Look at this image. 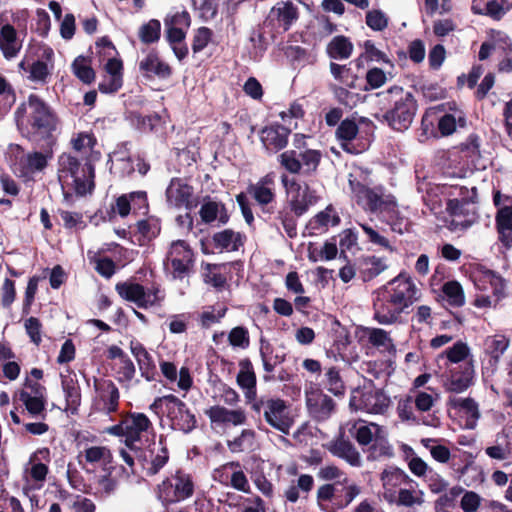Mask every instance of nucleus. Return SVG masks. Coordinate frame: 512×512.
Wrapping results in <instances>:
<instances>
[{
  "label": "nucleus",
  "mask_w": 512,
  "mask_h": 512,
  "mask_svg": "<svg viewBox=\"0 0 512 512\" xmlns=\"http://www.w3.org/2000/svg\"><path fill=\"white\" fill-rule=\"evenodd\" d=\"M418 292L414 280L401 272L374 292V319L381 325L403 323V314L419 299Z\"/></svg>",
  "instance_id": "obj_1"
},
{
  "label": "nucleus",
  "mask_w": 512,
  "mask_h": 512,
  "mask_svg": "<svg viewBox=\"0 0 512 512\" xmlns=\"http://www.w3.org/2000/svg\"><path fill=\"white\" fill-rule=\"evenodd\" d=\"M20 134L30 142L44 148L53 143L57 115L48 103L37 94H30L14 112Z\"/></svg>",
  "instance_id": "obj_2"
},
{
  "label": "nucleus",
  "mask_w": 512,
  "mask_h": 512,
  "mask_svg": "<svg viewBox=\"0 0 512 512\" xmlns=\"http://www.w3.org/2000/svg\"><path fill=\"white\" fill-rule=\"evenodd\" d=\"M379 111L373 116L381 124L396 132H404L411 126L417 110L415 95L402 86L394 85L378 92Z\"/></svg>",
  "instance_id": "obj_3"
},
{
  "label": "nucleus",
  "mask_w": 512,
  "mask_h": 512,
  "mask_svg": "<svg viewBox=\"0 0 512 512\" xmlns=\"http://www.w3.org/2000/svg\"><path fill=\"white\" fill-rule=\"evenodd\" d=\"M94 178L95 166L88 159L82 163L69 153H62L59 156L58 179L62 187H70L78 196H84L93 191Z\"/></svg>",
  "instance_id": "obj_4"
},
{
  "label": "nucleus",
  "mask_w": 512,
  "mask_h": 512,
  "mask_svg": "<svg viewBox=\"0 0 512 512\" xmlns=\"http://www.w3.org/2000/svg\"><path fill=\"white\" fill-rule=\"evenodd\" d=\"M153 430V424L146 414L140 412H127L121 416L118 424L107 428V433L117 437H124L125 446L134 451L139 460L144 451L136 446L142 434Z\"/></svg>",
  "instance_id": "obj_5"
},
{
  "label": "nucleus",
  "mask_w": 512,
  "mask_h": 512,
  "mask_svg": "<svg viewBox=\"0 0 512 512\" xmlns=\"http://www.w3.org/2000/svg\"><path fill=\"white\" fill-rule=\"evenodd\" d=\"M348 479L343 482L334 481L321 485L316 493L319 507L326 512H338L346 508L360 493L356 484L346 485Z\"/></svg>",
  "instance_id": "obj_6"
},
{
  "label": "nucleus",
  "mask_w": 512,
  "mask_h": 512,
  "mask_svg": "<svg viewBox=\"0 0 512 512\" xmlns=\"http://www.w3.org/2000/svg\"><path fill=\"white\" fill-rule=\"evenodd\" d=\"M195 484L190 474L177 470L174 474L166 477L155 488L157 499L163 507L185 501L193 496Z\"/></svg>",
  "instance_id": "obj_7"
},
{
  "label": "nucleus",
  "mask_w": 512,
  "mask_h": 512,
  "mask_svg": "<svg viewBox=\"0 0 512 512\" xmlns=\"http://www.w3.org/2000/svg\"><path fill=\"white\" fill-rule=\"evenodd\" d=\"M322 158V152L317 149L285 150L277 161L290 174L311 177L317 174Z\"/></svg>",
  "instance_id": "obj_8"
},
{
  "label": "nucleus",
  "mask_w": 512,
  "mask_h": 512,
  "mask_svg": "<svg viewBox=\"0 0 512 512\" xmlns=\"http://www.w3.org/2000/svg\"><path fill=\"white\" fill-rule=\"evenodd\" d=\"M450 363H460V371L450 368V391L462 392L472 384L474 375L472 354L467 343L458 341L450 347Z\"/></svg>",
  "instance_id": "obj_9"
},
{
  "label": "nucleus",
  "mask_w": 512,
  "mask_h": 512,
  "mask_svg": "<svg viewBox=\"0 0 512 512\" xmlns=\"http://www.w3.org/2000/svg\"><path fill=\"white\" fill-rule=\"evenodd\" d=\"M389 404L390 398L382 389L375 388L372 380L368 385L354 389L349 400L351 408L370 414H383Z\"/></svg>",
  "instance_id": "obj_10"
},
{
  "label": "nucleus",
  "mask_w": 512,
  "mask_h": 512,
  "mask_svg": "<svg viewBox=\"0 0 512 512\" xmlns=\"http://www.w3.org/2000/svg\"><path fill=\"white\" fill-rule=\"evenodd\" d=\"M167 262L172 267V277L183 280L194 272L195 254L185 240L173 241L166 256Z\"/></svg>",
  "instance_id": "obj_11"
},
{
  "label": "nucleus",
  "mask_w": 512,
  "mask_h": 512,
  "mask_svg": "<svg viewBox=\"0 0 512 512\" xmlns=\"http://www.w3.org/2000/svg\"><path fill=\"white\" fill-rule=\"evenodd\" d=\"M261 411L267 424L283 434H289L293 419L289 413L287 402L281 398L260 397Z\"/></svg>",
  "instance_id": "obj_12"
},
{
  "label": "nucleus",
  "mask_w": 512,
  "mask_h": 512,
  "mask_svg": "<svg viewBox=\"0 0 512 512\" xmlns=\"http://www.w3.org/2000/svg\"><path fill=\"white\" fill-rule=\"evenodd\" d=\"M422 133L439 139L448 136V104L441 103L426 109L421 120Z\"/></svg>",
  "instance_id": "obj_13"
},
{
  "label": "nucleus",
  "mask_w": 512,
  "mask_h": 512,
  "mask_svg": "<svg viewBox=\"0 0 512 512\" xmlns=\"http://www.w3.org/2000/svg\"><path fill=\"white\" fill-rule=\"evenodd\" d=\"M493 203L497 208L495 225L499 240L509 245L512 240V196L495 191Z\"/></svg>",
  "instance_id": "obj_14"
},
{
  "label": "nucleus",
  "mask_w": 512,
  "mask_h": 512,
  "mask_svg": "<svg viewBox=\"0 0 512 512\" xmlns=\"http://www.w3.org/2000/svg\"><path fill=\"white\" fill-rule=\"evenodd\" d=\"M168 400L171 404H167L166 416L171 422L172 429L179 430L185 434L192 432L197 426L195 414L177 396L168 398Z\"/></svg>",
  "instance_id": "obj_15"
},
{
  "label": "nucleus",
  "mask_w": 512,
  "mask_h": 512,
  "mask_svg": "<svg viewBox=\"0 0 512 512\" xmlns=\"http://www.w3.org/2000/svg\"><path fill=\"white\" fill-rule=\"evenodd\" d=\"M475 285L479 290H491L495 299L489 295H479L474 301V305L478 308H488L496 303L504 292L503 279L493 271H483L476 279Z\"/></svg>",
  "instance_id": "obj_16"
},
{
  "label": "nucleus",
  "mask_w": 512,
  "mask_h": 512,
  "mask_svg": "<svg viewBox=\"0 0 512 512\" xmlns=\"http://www.w3.org/2000/svg\"><path fill=\"white\" fill-rule=\"evenodd\" d=\"M291 129L278 122L264 126L259 131L260 141L268 153H278L285 149L289 142Z\"/></svg>",
  "instance_id": "obj_17"
},
{
  "label": "nucleus",
  "mask_w": 512,
  "mask_h": 512,
  "mask_svg": "<svg viewBox=\"0 0 512 512\" xmlns=\"http://www.w3.org/2000/svg\"><path fill=\"white\" fill-rule=\"evenodd\" d=\"M306 406L316 421L328 420L336 408L335 401L320 388L306 391Z\"/></svg>",
  "instance_id": "obj_18"
},
{
  "label": "nucleus",
  "mask_w": 512,
  "mask_h": 512,
  "mask_svg": "<svg viewBox=\"0 0 512 512\" xmlns=\"http://www.w3.org/2000/svg\"><path fill=\"white\" fill-rule=\"evenodd\" d=\"M93 387L106 414L116 413L119 409L120 392L110 379L93 378Z\"/></svg>",
  "instance_id": "obj_19"
},
{
  "label": "nucleus",
  "mask_w": 512,
  "mask_h": 512,
  "mask_svg": "<svg viewBox=\"0 0 512 512\" xmlns=\"http://www.w3.org/2000/svg\"><path fill=\"white\" fill-rule=\"evenodd\" d=\"M193 194V187L178 177L172 178L166 189L168 203L177 208L185 207L187 210L193 209L196 205Z\"/></svg>",
  "instance_id": "obj_20"
},
{
  "label": "nucleus",
  "mask_w": 512,
  "mask_h": 512,
  "mask_svg": "<svg viewBox=\"0 0 512 512\" xmlns=\"http://www.w3.org/2000/svg\"><path fill=\"white\" fill-rule=\"evenodd\" d=\"M274 185V174L268 173L261 177L257 183L250 184L247 188L248 193L261 206L264 213H272L268 205L274 202L276 198Z\"/></svg>",
  "instance_id": "obj_21"
},
{
  "label": "nucleus",
  "mask_w": 512,
  "mask_h": 512,
  "mask_svg": "<svg viewBox=\"0 0 512 512\" xmlns=\"http://www.w3.org/2000/svg\"><path fill=\"white\" fill-rule=\"evenodd\" d=\"M210 423L216 426H240L247 421L246 412L242 408L228 409L221 405H213L205 410Z\"/></svg>",
  "instance_id": "obj_22"
},
{
  "label": "nucleus",
  "mask_w": 512,
  "mask_h": 512,
  "mask_svg": "<svg viewBox=\"0 0 512 512\" xmlns=\"http://www.w3.org/2000/svg\"><path fill=\"white\" fill-rule=\"evenodd\" d=\"M450 409L455 411L456 420L458 421L460 427L466 429H473L476 427L480 413L478 405L474 400L470 398H450Z\"/></svg>",
  "instance_id": "obj_23"
},
{
  "label": "nucleus",
  "mask_w": 512,
  "mask_h": 512,
  "mask_svg": "<svg viewBox=\"0 0 512 512\" xmlns=\"http://www.w3.org/2000/svg\"><path fill=\"white\" fill-rule=\"evenodd\" d=\"M383 220L390 226L393 232L403 234L411 226L409 218L402 215L393 196H387L385 203L378 210Z\"/></svg>",
  "instance_id": "obj_24"
},
{
  "label": "nucleus",
  "mask_w": 512,
  "mask_h": 512,
  "mask_svg": "<svg viewBox=\"0 0 512 512\" xmlns=\"http://www.w3.org/2000/svg\"><path fill=\"white\" fill-rule=\"evenodd\" d=\"M139 70L146 79H167L172 75L170 65L162 61L158 52L154 49L149 51L145 58L139 62Z\"/></svg>",
  "instance_id": "obj_25"
},
{
  "label": "nucleus",
  "mask_w": 512,
  "mask_h": 512,
  "mask_svg": "<svg viewBox=\"0 0 512 512\" xmlns=\"http://www.w3.org/2000/svg\"><path fill=\"white\" fill-rule=\"evenodd\" d=\"M327 450L335 457L346 461L352 467L362 465L361 456L354 444L341 433L327 444Z\"/></svg>",
  "instance_id": "obj_26"
},
{
  "label": "nucleus",
  "mask_w": 512,
  "mask_h": 512,
  "mask_svg": "<svg viewBox=\"0 0 512 512\" xmlns=\"http://www.w3.org/2000/svg\"><path fill=\"white\" fill-rule=\"evenodd\" d=\"M130 350L137 361L141 376L148 382L156 381L159 374L153 357L145 346L137 340H132Z\"/></svg>",
  "instance_id": "obj_27"
},
{
  "label": "nucleus",
  "mask_w": 512,
  "mask_h": 512,
  "mask_svg": "<svg viewBox=\"0 0 512 512\" xmlns=\"http://www.w3.org/2000/svg\"><path fill=\"white\" fill-rule=\"evenodd\" d=\"M356 269L363 282H369L388 268L387 260L375 255H363L356 262Z\"/></svg>",
  "instance_id": "obj_28"
},
{
  "label": "nucleus",
  "mask_w": 512,
  "mask_h": 512,
  "mask_svg": "<svg viewBox=\"0 0 512 512\" xmlns=\"http://www.w3.org/2000/svg\"><path fill=\"white\" fill-rule=\"evenodd\" d=\"M321 197L317 190L304 183L303 190L299 193L291 195L288 200V208H290L297 216H303L309 209L320 201Z\"/></svg>",
  "instance_id": "obj_29"
},
{
  "label": "nucleus",
  "mask_w": 512,
  "mask_h": 512,
  "mask_svg": "<svg viewBox=\"0 0 512 512\" xmlns=\"http://www.w3.org/2000/svg\"><path fill=\"white\" fill-rule=\"evenodd\" d=\"M341 219L330 204L324 210L318 212L307 223L306 229L310 236L324 233L329 226L339 225Z\"/></svg>",
  "instance_id": "obj_30"
},
{
  "label": "nucleus",
  "mask_w": 512,
  "mask_h": 512,
  "mask_svg": "<svg viewBox=\"0 0 512 512\" xmlns=\"http://www.w3.org/2000/svg\"><path fill=\"white\" fill-rule=\"evenodd\" d=\"M61 386L65 396L66 408L72 415L78 414L81 405V388L76 378L61 375Z\"/></svg>",
  "instance_id": "obj_31"
},
{
  "label": "nucleus",
  "mask_w": 512,
  "mask_h": 512,
  "mask_svg": "<svg viewBox=\"0 0 512 512\" xmlns=\"http://www.w3.org/2000/svg\"><path fill=\"white\" fill-rule=\"evenodd\" d=\"M349 185L357 198L358 204L362 201H365L368 209L371 212H378L383 203H385V198H382L381 195L360 181L349 180Z\"/></svg>",
  "instance_id": "obj_32"
},
{
  "label": "nucleus",
  "mask_w": 512,
  "mask_h": 512,
  "mask_svg": "<svg viewBox=\"0 0 512 512\" xmlns=\"http://www.w3.org/2000/svg\"><path fill=\"white\" fill-rule=\"evenodd\" d=\"M245 236L232 229H224L216 232L212 236V243L216 249L229 252L238 251L244 245Z\"/></svg>",
  "instance_id": "obj_33"
},
{
  "label": "nucleus",
  "mask_w": 512,
  "mask_h": 512,
  "mask_svg": "<svg viewBox=\"0 0 512 512\" xmlns=\"http://www.w3.org/2000/svg\"><path fill=\"white\" fill-rule=\"evenodd\" d=\"M270 16L277 20L279 26L287 31L293 22L298 19L299 12L291 1H280L272 7Z\"/></svg>",
  "instance_id": "obj_34"
},
{
  "label": "nucleus",
  "mask_w": 512,
  "mask_h": 512,
  "mask_svg": "<svg viewBox=\"0 0 512 512\" xmlns=\"http://www.w3.org/2000/svg\"><path fill=\"white\" fill-rule=\"evenodd\" d=\"M375 439L367 448V459L375 461L380 458H390L394 455L392 445L389 443L387 432L384 428H377Z\"/></svg>",
  "instance_id": "obj_35"
},
{
  "label": "nucleus",
  "mask_w": 512,
  "mask_h": 512,
  "mask_svg": "<svg viewBox=\"0 0 512 512\" xmlns=\"http://www.w3.org/2000/svg\"><path fill=\"white\" fill-rule=\"evenodd\" d=\"M429 284L437 302L448 301V267L445 264L436 266Z\"/></svg>",
  "instance_id": "obj_36"
},
{
  "label": "nucleus",
  "mask_w": 512,
  "mask_h": 512,
  "mask_svg": "<svg viewBox=\"0 0 512 512\" xmlns=\"http://www.w3.org/2000/svg\"><path fill=\"white\" fill-rule=\"evenodd\" d=\"M21 43L17 41V31L11 24H5L0 29V49L6 59L17 56L21 49Z\"/></svg>",
  "instance_id": "obj_37"
},
{
  "label": "nucleus",
  "mask_w": 512,
  "mask_h": 512,
  "mask_svg": "<svg viewBox=\"0 0 512 512\" xmlns=\"http://www.w3.org/2000/svg\"><path fill=\"white\" fill-rule=\"evenodd\" d=\"M359 133V126L355 119L346 118L342 120L335 132L336 138L341 143V148L348 153H357L351 146V141L356 138Z\"/></svg>",
  "instance_id": "obj_38"
},
{
  "label": "nucleus",
  "mask_w": 512,
  "mask_h": 512,
  "mask_svg": "<svg viewBox=\"0 0 512 512\" xmlns=\"http://www.w3.org/2000/svg\"><path fill=\"white\" fill-rule=\"evenodd\" d=\"M115 290L123 300L133 302L142 308L141 303H144L146 294V288L142 284L132 281L118 282L115 285Z\"/></svg>",
  "instance_id": "obj_39"
},
{
  "label": "nucleus",
  "mask_w": 512,
  "mask_h": 512,
  "mask_svg": "<svg viewBox=\"0 0 512 512\" xmlns=\"http://www.w3.org/2000/svg\"><path fill=\"white\" fill-rule=\"evenodd\" d=\"M353 43L344 35H338L332 38L326 47L327 55L331 59H348L353 53Z\"/></svg>",
  "instance_id": "obj_40"
},
{
  "label": "nucleus",
  "mask_w": 512,
  "mask_h": 512,
  "mask_svg": "<svg viewBox=\"0 0 512 512\" xmlns=\"http://www.w3.org/2000/svg\"><path fill=\"white\" fill-rule=\"evenodd\" d=\"M321 385L336 397L345 395V382L340 374V369L336 366L326 369L323 379L321 380Z\"/></svg>",
  "instance_id": "obj_41"
},
{
  "label": "nucleus",
  "mask_w": 512,
  "mask_h": 512,
  "mask_svg": "<svg viewBox=\"0 0 512 512\" xmlns=\"http://www.w3.org/2000/svg\"><path fill=\"white\" fill-rule=\"evenodd\" d=\"M510 345V340L503 334H495L486 337L484 340V351L489 355L495 363L498 362L500 357L505 353Z\"/></svg>",
  "instance_id": "obj_42"
},
{
  "label": "nucleus",
  "mask_w": 512,
  "mask_h": 512,
  "mask_svg": "<svg viewBox=\"0 0 512 512\" xmlns=\"http://www.w3.org/2000/svg\"><path fill=\"white\" fill-rule=\"evenodd\" d=\"M137 232L140 234L139 243L143 245L157 238L161 232V223L158 218L148 217L136 223Z\"/></svg>",
  "instance_id": "obj_43"
},
{
  "label": "nucleus",
  "mask_w": 512,
  "mask_h": 512,
  "mask_svg": "<svg viewBox=\"0 0 512 512\" xmlns=\"http://www.w3.org/2000/svg\"><path fill=\"white\" fill-rule=\"evenodd\" d=\"M313 487V477L309 474H301L297 479V484L290 485L284 492V496L287 499V501L295 503L300 498V492L305 494L303 498H307V495L309 494L310 491H312Z\"/></svg>",
  "instance_id": "obj_44"
},
{
  "label": "nucleus",
  "mask_w": 512,
  "mask_h": 512,
  "mask_svg": "<svg viewBox=\"0 0 512 512\" xmlns=\"http://www.w3.org/2000/svg\"><path fill=\"white\" fill-rule=\"evenodd\" d=\"M501 0H473L472 10L476 14L490 16L493 19H500L506 12Z\"/></svg>",
  "instance_id": "obj_45"
},
{
  "label": "nucleus",
  "mask_w": 512,
  "mask_h": 512,
  "mask_svg": "<svg viewBox=\"0 0 512 512\" xmlns=\"http://www.w3.org/2000/svg\"><path fill=\"white\" fill-rule=\"evenodd\" d=\"M381 480L386 492H395V488L412 481L403 470L396 467L385 469L381 474Z\"/></svg>",
  "instance_id": "obj_46"
},
{
  "label": "nucleus",
  "mask_w": 512,
  "mask_h": 512,
  "mask_svg": "<svg viewBox=\"0 0 512 512\" xmlns=\"http://www.w3.org/2000/svg\"><path fill=\"white\" fill-rule=\"evenodd\" d=\"M18 398L32 416L42 415V418L46 417L44 413L46 405L45 397L32 396L27 390L22 389L18 393Z\"/></svg>",
  "instance_id": "obj_47"
},
{
  "label": "nucleus",
  "mask_w": 512,
  "mask_h": 512,
  "mask_svg": "<svg viewBox=\"0 0 512 512\" xmlns=\"http://www.w3.org/2000/svg\"><path fill=\"white\" fill-rule=\"evenodd\" d=\"M89 62L88 58L80 55L72 63L73 74L84 84L93 83L96 76Z\"/></svg>",
  "instance_id": "obj_48"
},
{
  "label": "nucleus",
  "mask_w": 512,
  "mask_h": 512,
  "mask_svg": "<svg viewBox=\"0 0 512 512\" xmlns=\"http://www.w3.org/2000/svg\"><path fill=\"white\" fill-rule=\"evenodd\" d=\"M240 370L237 374V384L240 388H253L257 384V378L253 364L249 358H244L239 362Z\"/></svg>",
  "instance_id": "obj_49"
},
{
  "label": "nucleus",
  "mask_w": 512,
  "mask_h": 512,
  "mask_svg": "<svg viewBox=\"0 0 512 512\" xmlns=\"http://www.w3.org/2000/svg\"><path fill=\"white\" fill-rule=\"evenodd\" d=\"M330 72L337 81L344 84L346 87L350 89L356 88L358 76L353 73L350 66L331 62Z\"/></svg>",
  "instance_id": "obj_50"
},
{
  "label": "nucleus",
  "mask_w": 512,
  "mask_h": 512,
  "mask_svg": "<svg viewBox=\"0 0 512 512\" xmlns=\"http://www.w3.org/2000/svg\"><path fill=\"white\" fill-rule=\"evenodd\" d=\"M477 140L476 136L471 135L466 143L460 145L459 152L463 155V168L470 169L479 158V144Z\"/></svg>",
  "instance_id": "obj_51"
},
{
  "label": "nucleus",
  "mask_w": 512,
  "mask_h": 512,
  "mask_svg": "<svg viewBox=\"0 0 512 512\" xmlns=\"http://www.w3.org/2000/svg\"><path fill=\"white\" fill-rule=\"evenodd\" d=\"M139 39L144 44H153L159 41L161 36V23L157 19H151L139 28Z\"/></svg>",
  "instance_id": "obj_52"
},
{
  "label": "nucleus",
  "mask_w": 512,
  "mask_h": 512,
  "mask_svg": "<svg viewBox=\"0 0 512 512\" xmlns=\"http://www.w3.org/2000/svg\"><path fill=\"white\" fill-rule=\"evenodd\" d=\"M377 428L383 427L376 423L363 424L359 426L354 425V438L360 446L368 447L378 433Z\"/></svg>",
  "instance_id": "obj_53"
},
{
  "label": "nucleus",
  "mask_w": 512,
  "mask_h": 512,
  "mask_svg": "<svg viewBox=\"0 0 512 512\" xmlns=\"http://www.w3.org/2000/svg\"><path fill=\"white\" fill-rule=\"evenodd\" d=\"M92 251H88V258L91 263L95 264V270L98 274L105 278H111L116 272V264L109 257H99L97 253L91 256Z\"/></svg>",
  "instance_id": "obj_54"
},
{
  "label": "nucleus",
  "mask_w": 512,
  "mask_h": 512,
  "mask_svg": "<svg viewBox=\"0 0 512 512\" xmlns=\"http://www.w3.org/2000/svg\"><path fill=\"white\" fill-rule=\"evenodd\" d=\"M259 353L263 364V369L266 373H268L263 376L264 381L269 382L274 380V376L270 375L272 368L270 360H272V357L274 355V348L272 344L268 340L261 338Z\"/></svg>",
  "instance_id": "obj_55"
},
{
  "label": "nucleus",
  "mask_w": 512,
  "mask_h": 512,
  "mask_svg": "<svg viewBox=\"0 0 512 512\" xmlns=\"http://www.w3.org/2000/svg\"><path fill=\"white\" fill-rule=\"evenodd\" d=\"M228 342L233 348L247 349L250 346V334L245 326H236L228 333Z\"/></svg>",
  "instance_id": "obj_56"
},
{
  "label": "nucleus",
  "mask_w": 512,
  "mask_h": 512,
  "mask_svg": "<svg viewBox=\"0 0 512 512\" xmlns=\"http://www.w3.org/2000/svg\"><path fill=\"white\" fill-rule=\"evenodd\" d=\"M297 216L290 208H284L278 211L277 219L281 222L287 236L295 238L297 236Z\"/></svg>",
  "instance_id": "obj_57"
},
{
  "label": "nucleus",
  "mask_w": 512,
  "mask_h": 512,
  "mask_svg": "<svg viewBox=\"0 0 512 512\" xmlns=\"http://www.w3.org/2000/svg\"><path fill=\"white\" fill-rule=\"evenodd\" d=\"M160 444L164 443L163 438H160ZM153 454V451H151ZM169 461V450L166 445H162L157 454L152 455V459L150 461V466L147 468V475L153 476L159 473V471L167 464Z\"/></svg>",
  "instance_id": "obj_58"
},
{
  "label": "nucleus",
  "mask_w": 512,
  "mask_h": 512,
  "mask_svg": "<svg viewBox=\"0 0 512 512\" xmlns=\"http://www.w3.org/2000/svg\"><path fill=\"white\" fill-rule=\"evenodd\" d=\"M116 379L119 383H129L133 380L136 368L133 361L130 359L128 355L125 358L119 360L116 364Z\"/></svg>",
  "instance_id": "obj_59"
},
{
  "label": "nucleus",
  "mask_w": 512,
  "mask_h": 512,
  "mask_svg": "<svg viewBox=\"0 0 512 512\" xmlns=\"http://www.w3.org/2000/svg\"><path fill=\"white\" fill-rule=\"evenodd\" d=\"M131 210L135 215H147L149 212L148 196L146 191H133L127 193Z\"/></svg>",
  "instance_id": "obj_60"
},
{
  "label": "nucleus",
  "mask_w": 512,
  "mask_h": 512,
  "mask_svg": "<svg viewBox=\"0 0 512 512\" xmlns=\"http://www.w3.org/2000/svg\"><path fill=\"white\" fill-rule=\"evenodd\" d=\"M366 25L374 31H383L388 27L389 18L380 9H372L366 13Z\"/></svg>",
  "instance_id": "obj_61"
},
{
  "label": "nucleus",
  "mask_w": 512,
  "mask_h": 512,
  "mask_svg": "<svg viewBox=\"0 0 512 512\" xmlns=\"http://www.w3.org/2000/svg\"><path fill=\"white\" fill-rule=\"evenodd\" d=\"M165 299V292L160 288L159 284H153L150 288L146 289L144 296V303L142 304L143 309L149 307L161 306Z\"/></svg>",
  "instance_id": "obj_62"
},
{
  "label": "nucleus",
  "mask_w": 512,
  "mask_h": 512,
  "mask_svg": "<svg viewBox=\"0 0 512 512\" xmlns=\"http://www.w3.org/2000/svg\"><path fill=\"white\" fill-rule=\"evenodd\" d=\"M213 32L208 27H200L195 31L192 41V50L194 53L202 51L211 41Z\"/></svg>",
  "instance_id": "obj_63"
},
{
  "label": "nucleus",
  "mask_w": 512,
  "mask_h": 512,
  "mask_svg": "<svg viewBox=\"0 0 512 512\" xmlns=\"http://www.w3.org/2000/svg\"><path fill=\"white\" fill-rule=\"evenodd\" d=\"M501 41H503L502 46H498L499 49L502 50L503 59L499 62L498 68L501 72H511L512 71V44L510 39L507 36L501 37Z\"/></svg>",
  "instance_id": "obj_64"
}]
</instances>
